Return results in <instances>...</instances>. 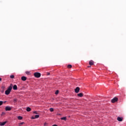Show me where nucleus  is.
Wrapping results in <instances>:
<instances>
[{
    "mask_svg": "<svg viewBox=\"0 0 126 126\" xmlns=\"http://www.w3.org/2000/svg\"><path fill=\"white\" fill-rule=\"evenodd\" d=\"M57 115H58V116H61V115H61V114H60V113L57 114Z\"/></svg>",
    "mask_w": 126,
    "mask_h": 126,
    "instance_id": "26",
    "label": "nucleus"
},
{
    "mask_svg": "<svg viewBox=\"0 0 126 126\" xmlns=\"http://www.w3.org/2000/svg\"><path fill=\"white\" fill-rule=\"evenodd\" d=\"M5 124H6V121H5L4 122H0V126H4V125H5Z\"/></svg>",
    "mask_w": 126,
    "mask_h": 126,
    "instance_id": "10",
    "label": "nucleus"
},
{
    "mask_svg": "<svg viewBox=\"0 0 126 126\" xmlns=\"http://www.w3.org/2000/svg\"><path fill=\"white\" fill-rule=\"evenodd\" d=\"M117 121H118V122H123V118L118 117Z\"/></svg>",
    "mask_w": 126,
    "mask_h": 126,
    "instance_id": "9",
    "label": "nucleus"
},
{
    "mask_svg": "<svg viewBox=\"0 0 126 126\" xmlns=\"http://www.w3.org/2000/svg\"><path fill=\"white\" fill-rule=\"evenodd\" d=\"M52 126H58L57 125H53Z\"/></svg>",
    "mask_w": 126,
    "mask_h": 126,
    "instance_id": "27",
    "label": "nucleus"
},
{
    "mask_svg": "<svg viewBox=\"0 0 126 126\" xmlns=\"http://www.w3.org/2000/svg\"><path fill=\"white\" fill-rule=\"evenodd\" d=\"M77 96H78V97H83V93H81L80 94H78Z\"/></svg>",
    "mask_w": 126,
    "mask_h": 126,
    "instance_id": "8",
    "label": "nucleus"
},
{
    "mask_svg": "<svg viewBox=\"0 0 126 126\" xmlns=\"http://www.w3.org/2000/svg\"><path fill=\"white\" fill-rule=\"evenodd\" d=\"M32 120H35V119H36V118H35V117H32Z\"/></svg>",
    "mask_w": 126,
    "mask_h": 126,
    "instance_id": "25",
    "label": "nucleus"
},
{
    "mask_svg": "<svg viewBox=\"0 0 126 126\" xmlns=\"http://www.w3.org/2000/svg\"><path fill=\"white\" fill-rule=\"evenodd\" d=\"M3 102L1 101H0V106H1V105L2 104Z\"/></svg>",
    "mask_w": 126,
    "mask_h": 126,
    "instance_id": "22",
    "label": "nucleus"
},
{
    "mask_svg": "<svg viewBox=\"0 0 126 126\" xmlns=\"http://www.w3.org/2000/svg\"><path fill=\"white\" fill-rule=\"evenodd\" d=\"M39 117H40V115H35L34 118H35V119H38V118H39Z\"/></svg>",
    "mask_w": 126,
    "mask_h": 126,
    "instance_id": "14",
    "label": "nucleus"
},
{
    "mask_svg": "<svg viewBox=\"0 0 126 126\" xmlns=\"http://www.w3.org/2000/svg\"><path fill=\"white\" fill-rule=\"evenodd\" d=\"M50 112H54V108H50Z\"/></svg>",
    "mask_w": 126,
    "mask_h": 126,
    "instance_id": "17",
    "label": "nucleus"
},
{
    "mask_svg": "<svg viewBox=\"0 0 126 126\" xmlns=\"http://www.w3.org/2000/svg\"><path fill=\"white\" fill-rule=\"evenodd\" d=\"M17 99H14V103H16V102H17Z\"/></svg>",
    "mask_w": 126,
    "mask_h": 126,
    "instance_id": "23",
    "label": "nucleus"
},
{
    "mask_svg": "<svg viewBox=\"0 0 126 126\" xmlns=\"http://www.w3.org/2000/svg\"><path fill=\"white\" fill-rule=\"evenodd\" d=\"M34 76L36 78H39V77H41V73L39 72H35L34 73Z\"/></svg>",
    "mask_w": 126,
    "mask_h": 126,
    "instance_id": "2",
    "label": "nucleus"
},
{
    "mask_svg": "<svg viewBox=\"0 0 126 126\" xmlns=\"http://www.w3.org/2000/svg\"><path fill=\"white\" fill-rule=\"evenodd\" d=\"M12 90V84H11L10 86L8 88L7 90L5 91V94L6 95H9L10 92H11Z\"/></svg>",
    "mask_w": 126,
    "mask_h": 126,
    "instance_id": "1",
    "label": "nucleus"
},
{
    "mask_svg": "<svg viewBox=\"0 0 126 126\" xmlns=\"http://www.w3.org/2000/svg\"><path fill=\"white\" fill-rule=\"evenodd\" d=\"M67 67H68V68H71V67H72V65H67Z\"/></svg>",
    "mask_w": 126,
    "mask_h": 126,
    "instance_id": "16",
    "label": "nucleus"
},
{
    "mask_svg": "<svg viewBox=\"0 0 126 126\" xmlns=\"http://www.w3.org/2000/svg\"><path fill=\"white\" fill-rule=\"evenodd\" d=\"M27 74H28L29 73V72H26Z\"/></svg>",
    "mask_w": 126,
    "mask_h": 126,
    "instance_id": "29",
    "label": "nucleus"
},
{
    "mask_svg": "<svg viewBox=\"0 0 126 126\" xmlns=\"http://www.w3.org/2000/svg\"><path fill=\"white\" fill-rule=\"evenodd\" d=\"M89 64L90 65H93V64H94V61L91 60L89 62Z\"/></svg>",
    "mask_w": 126,
    "mask_h": 126,
    "instance_id": "7",
    "label": "nucleus"
},
{
    "mask_svg": "<svg viewBox=\"0 0 126 126\" xmlns=\"http://www.w3.org/2000/svg\"><path fill=\"white\" fill-rule=\"evenodd\" d=\"M79 90H80V89L79 87H77L75 89V93H78L79 92Z\"/></svg>",
    "mask_w": 126,
    "mask_h": 126,
    "instance_id": "4",
    "label": "nucleus"
},
{
    "mask_svg": "<svg viewBox=\"0 0 126 126\" xmlns=\"http://www.w3.org/2000/svg\"><path fill=\"white\" fill-rule=\"evenodd\" d=\"M0 81H1V78H0Z\"/></svg>",
    "mask_w": 126,
    "mask_h": 126,
    "instance_id": "30",
    "label": "nucleus"
},
{
    "mask_svg": "<svg viewBox=\"0 0 126 126\" xmlns=\"http://www.w3.org/2000/svg\"><path fill=\"white\" fill-rule=\"evenodd\" d=\"M47 75H50V73H47Z\"/></svg>",
    "mask_w": 126,
    "mask_h": 126,
    "instance_id": "28",
    "label": "nucleus"
},
{
    "mask_svg": "<svg viewBox=\"0 0 126 126\" xmlns=\"http://www.w3.org/2000/svg\"><path fill=\"white\" fill-rule=\"evenodd\" d=\"M11 110V108L9 106H6L5 107V111H10Z\"/></svg>",
    "mask_w": 126,
    "mask_h": 126,
    "instance_id": "5",
    "label": "nucleus"
},
{
    "mask_svg": "<svg viewBox=\"0 0 126 126\" xmlns=\"http://www.w3.org/2000/svg\"><path fill=\"white\" fill-rule=\"evenodd\" d=\"M24 122H21V123L19 124V125L21 126L22 125H24Z\"/></svg>",
    "mask_w": 126,
    "mask_h": 126,
    "instance_id": "20",
    "label": "nucleus"
},
{
    "mask_svg": "<svg viewBox=\"0 0 126 126\" xmlns=\"http://www.w3.org/2000/svg\"><path fill=\"white\" fill-rule=\"evenodd\" d=\"M61 120L66 121V117H63L61 118Z\"/></svg>",
    "mask_w": 126,
    "mask_h": 126,
    "instance_id": "13",
    "label": "nucleus"
},
{
    "mask_svg": "<svg viewBox=\"0 0 126 126\" xmlns=\"http://www.w3.org/2000/svg\"><path fill=\"white\" fill-rule=\"evenodd\" d=\"M55 94L56 95H58V94H59V90L56 91V92H55Z\"/></svg>",
    "mask_w": 126,
    "mask_h": 126,
    "instance_id": "18",
    "label": "nucleus"
},
{
    "mask_svg": "<svg viewBox=\"0 0 126 126\" xmlns=\"http://www.w3.org/2000/svg\"><path fill=\"white\" fill-rule=\"evenodd\" d=\"M26 111L27 112H30V111H31V108L30 107H27L26 109Z\"/></svg>",
    "mask_w": 126,
    "mask_h": 126,
    "instance_id": "12",
    "label": "nucleus"
},
{
    "mask_svg": "<svg viewBox=\"0 0 126 126\" xmlns=\"http://www.w3.org/2000/svg\"><path fill=\"white\" fill-rule=\"evenodd\" d=\"M88 67H91V66H88Z\"/></svg>",
    "mask_w": 126,
    "mask_h": 126,
    "instance_id": "31",
    "label": "nucleus"
},
{
    "mask_svg": "<svg viewBox=\"0 0 126 126\" xmlns=\"http://www.w3.org/2000/svg\"><path fill=\"white\" fill-rule=\"evenodd\" d=\"M33 114H35L37 115V114H38V112H37V111H34Z\"/></svg>",
    "mask_w": 126,
    "mask_h": 126,
    "instance_id": "21",
    "label": "nucleus"
},
{
    "mask_svg": "<svg viewBox=\"0 0 126 126\" xmlns=\"http://www.w3.org/2000/svg\"><path fill=\"white\" fill-rule=\"evenodd\" d=\"M0 92L1 93H3V92H4V90H3L1 91Z\"/></svg>",
    "mask_w": 126,
    "mask_h": 126,
    "instance_id": "24",
    "label": "nucleus"
},
{
    "mask_svg": "<svg viewBox=\"0 0 126 126\" xmlns=\"http://www.w3.org/2000/svg\"><path fill=\"white\" fill-rule=\"evenodd\" d=\"M13 89L14 90H17V86L16 85H15L13 87Z\"/></svg>",
    "mask_w": 126,
    "mask_h": 126,
    "instance_id": "11",
    "label": "nucleus"
},
{
    "mask_svg": "<svg viewBox=\"0 0 126 126\" xmlns=\"http://www.w3.org/2000/svg\"><path fill=\"white\" fill-rule=\"evenodd\" d=\"M21 79H22V80H23V81H26V80H27V78L25 76H22L21 77Z\"/></svg>",
    "mask_w": 126,
    "mask_h": 126,
    "instance_id": "6",
    "label": "nucleus"
},
{
    "mask_svg": "<svg viewBox=\"0 0 126 126\" xmlns=\"http://www.w3.org/2000/svg\"><path fill=\"white\" fill-rule=\"evenodd\" d=\"M112 103H116L118 102V97H114L111 100Z\"/></svg>",
    "mask_w": 126,
    "mask_h": 126,
    "instance_id": "3",
    "label": "nucleus"
},
{
    "mask_svg": "<svg viewBox=\"0 0 126 126\" xmlns=\"http://www.w3.org/2000/svg\"><path fill=\"white\" fill-rule=\"evenodd\" d=\"M10 78H14V75H12L10 76Z\"/></svg>",
    "mask_w": 126,
    "mask_h": 126,
    "instance_id": "19",
    "label": "nucleus"
},
{
    "mask_svg": "<svg viewBox=\"0 0 126 126\" xmlns=\"http://www.w3.org/2000/svg\"><path fill=\"white\" fill-rule=\"evenodd\" d=\"M18 120H22V119H23V117H22L21 116H18Z\"/></svg>",
    "mask_w": 126,
    "mask_h": 126,
    "instance_id": "15",
    "label": "nucleus"
}]
</instances>
